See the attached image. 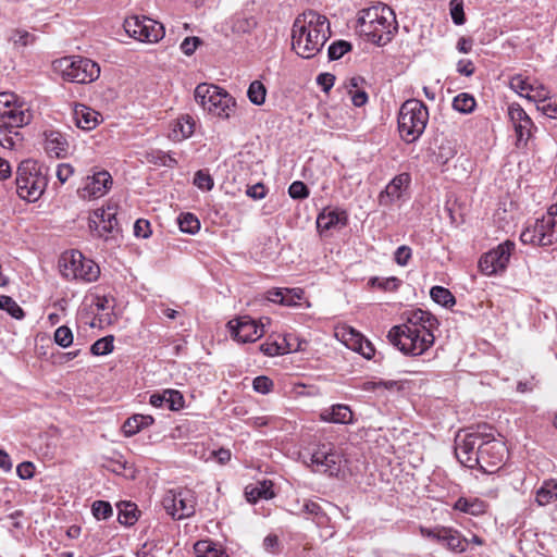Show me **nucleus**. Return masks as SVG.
Listing matches in <instances>:
<instances>
[{"mask_svg":"<svg viewBox=\"0 0 557 557\" xmlns=\"http://www.w3.org/2000/svg\"><path fill=\"white\" fill-rule=\"evenodd\" d=\"M437 326L438 321L432 313L416 309L405 314L403 324L388 331L387 338L403 354L421 356L434 345L433 332Z\"/></svg>","mask_w":557,"mask_h":557,"instance_id":"1","label":"nucleus"},{"mask_svg":"<svg viewBox=\"0 0 557 557\" xmlns=\"http://www.w3.org/2000/svg\"><path fill=\"white\" fill-rule=\"evenodd\" d=\"M330 36V23L324 15L309 10L298 15L292 28V48L304 59L319 53Z\"/></svg>","mask_w":557,"mask_h":557,"instance_id":"2","label":"nucleus"},{"mask_svg":"<svg viewBox=\"0 0 557 557\" xmlns=\"http://www.w3.org/2000/svg\"><path fill=\"white\" fill-rule=\"evenodd\" d=\"M358 24L361 35L369 41L383 46L392 39L396 29V16L388 5L377 3L360 11Z\"/></svg>","mask_w":557,"mask_h":557,"instance_id":"3","label":"nucleus"},{"mask_svg":"<svg viewBox=\"0 0 557 557\" xmlns=\"http://www.w3.org/2000/svg\"><path fill=\"white\" fill-rule=\"evenodd\" d=\"M16 193L28 202L37 201L48 185V170L35 160H24L16 170Z\"/></svg>","mask_w":557,"mask_h":557,"instance_id":"4","label":"nucleus"},{"mask_svg":"<svg viewBox=\"0 0 557 557\" xmlns=\"http://www.w3.org/2000/svg\"><path fill=\"white\" fill-rule=\"evenodd\" d=\"M194 96L203 111L214 117L228 120L235 113V98L216 85L201 83L195 88Z\"/></svg>","mask_w":557,"mask_h":557,"instance_id":"5","label":"nucleus"},{"mask_svg":"<svg viewBox=\"0 0 557 557\" xmlns=\"http://www.w3.org/2000/svg\"><path fill=\"white\" fill-rule=\"evenodd\" d=\"M429 121L426 106L418 99L406 100L398 112V132L403 140L413 143L423 134Z\"/></svg>","mask_w":557,"mask_h":557,"instance_id":"6","label":"nucleus"},{"mask_svg":"<svg viewBox=\"0 0 557 557\" xmlns=\"http://www.w3.org/2000/svg\"><path fill=\"white\" fill-rule=\"evenodd\" d=\"M61 275L69 281L94 283L100 276L99 265L78 250L65 251L59 260Z\"/></svg>","mask_w":557,"mask_h":557,"instance_id":"7","label":"nucleus"},{"mask_svg":"<svg viewBox=\"0 0 557 557\" xmlns=\"http://www.w3.org/2000/svg\"><path fill=\"white\" fill-rule=\"evenodd\" d=\"M523 244L533 246H550L557 242V202L546 213L529 222L520 235Z\"/></svg>","mask_w":557,"mask_h":557,"instance_id":"8","label":"nucleus"},{"mask_svg":"<svg viewBox=\"0 0 557 557\" xmlns=\"http://www.w3.org/2000/svg\"><path fill=\"white\" fill-rule=\"evenodd\" d=\"M52 69L63 79L77 84H89L100 75V66L97 62L78 55L54 60Z\"/></svg>","mask_w":557,"mask_h":557,"instance_id":"9","label":"nucleus"},{"mask_svg":"<svg viewBox=\"0 0 557 557\" xmlns=\"http://www.w3.org/2000/svg\"><path fill=\"white\" fill-rule=\"evenodd\" d=\"M490 426L479 425L476 430L466 433L463 437L457 436L455 454L463 466L473 469L481 466V448L484 435Z\"/></svg>","mask_w":557,"mask_h":557,"instance_id":"10","label":"nucleus"},{"mask_svg":"<svg viewBox=\"0 0 557 557\" xmlns=\"http://www.w3.org/2000/svg\"><path fill=\"white\" fill-rule=\"evenodd\" d=\"M33 112L25 102H20L12 92L0 94V124L4 128H17L30 123Z\"/></svg>","mask_w":557,"mask_h":557,"instance_id":"11","label":"nucleus"},{"mask_svg":"<svg viewBox=\"0 0 557 557\" xmlns=\"http://www.w3.org/2000/svg\"><path fill=\"white\" fill-rule=\"evenodd\" d=\"M112 185L111 174L107 170L95 166L83 178L77 194L83 200L98 199L107 195Z\"/></svg>","mask_w":557,"mask_h":557,"instance_id":"12","label":"nucleus"},{"mask_svg":"<svg viewBox=\"0 0 557 557\" xmlns=\"http://www.w3.org/2000/svg\"><path fill=\"white\" fill-rule=\"evenodd\" d=\"M162 505L170 516L180 520L195 513L196 498L191 490H170L163 496Z\"/></svg>","mask_w":557,"mask_h":557,"instance_id":"13","label":"nucleus"},{"mask_svg":"<svg viewBox=\"0 0 557 557\" xmlns=\"http://www.w3.org/2000/svg\"><path fill=\"white\" fill-rule=\"evenodd\" d=\"M123 26L131 37L143 42H158L164 36L163 25L145 16H129Z\"/></svg>","mask_w":557,"mask_h":557,"instance_id":"14","label":"nucleus"},{"mask_svg":"<svg viewBox=\"0 0 557 557\" xmlns=\"http://www.w3.org/2000/svg\"><path fill=\"white\" fill-rule=\"evenodd\" d=\"M310 460L315 472L333 476L341 471L342 456L332 443L319 444L312 450Z\"/></svg>","mask_w":557,"mask_h":557,"instance_id":"15","label":"nucleus"},{"mask_svg":"<svg viewBox=\"0 0 557 557\" xmlns=\"http://www.w3.org/2000/svg\"><path fill=\"white\" fill-rule=\"evenodd\" d=\"M513 248L515 244L506 240L484 253L479 261L481 272L485 275H494L504 271L509 263Z\"/></svg>","mask_w":557,"mask_h":557,"instance_id":"16","label":"nucleus"},{"mask_svg":"<svg viewBox=\"0 0 557 557\" xmlns=\"http://www.w3.org/2000/svg\"><path fill=\"white\" fill-rule=\"evenodd\" d=\"M232 337L238 343H252L259 339L263 333V325H259L256 320L248 315H243L228 321Z\"/></svg>","mask_w":557,"mask_h":557,"instance_id":"17","label":"nucleus"},{"mask_svg":"<svg viewBox=\"0 0 557 557\" xmlns=\"http://www.w3.org/2000/svg\"><path fill=\"white\" fill-rule=\"evenodd\" d=\"M508 116L517 136V146H525L532 137L533 131L536 129L532 119L519 103H510L508 106Z\"/></svg>","mask_w":557,"mask_h":557,"instance_id":"18","label":"nucleus"},{"mask_svg":"<svg viewBox=\"0 0 557 557\" xmlns=\"http://www.w3.org/2000/svg\"><path fill=\"white\" fill-rule=\"evenodd\" d=\"M481 466L484 469L485 466H496L503 460L505 453V445L500 441H496L493 434V430H487V435H484L481 448Z\"/></svg>","mask_w":557,"mask_h":557,"instance_id":"19","label":"nucleus"},{"mask_svg":"<svg viewBox=\"0 0 557 557\" xmlns=\"http://www.w3.org/2000/svg\"><path fill=\"white\" fill-rule=\"evenodd\" d=\"M45 150L50 157L65 158L69 154L70 143L59 131L45 132Z\"/></svg>","mask_w":557,"mask_h":557,"instance_id":"20","label":"nucleus"},{"mask_svg":"<svg viewBox=\"0 0 557 557\" xmlns=\"http://www.w3.org/2000/svg\"><path fill=\"white\" fill-rule=\"evenodd\" d=\"M409 183V175L406 173L395 176L379 195V203L384 207L391 206L401 197L403 188Z\"/></svg>","mask_w":557,"mask_h":557,"instance_id":"21","label":"nucleus"},{"mask_svg":"<svg viewBox=\"0 0 557 557\" xmlns=\"http://www.w3.org/2000/svg\"><path fill=\"white\" fill-rule=\"evenodd\" d=\"M100 117L99 112L82 103L75 104L73 109V120L76 126L84 131L94 129L99 124Z\"/></svg>","mask_w":557,"mask_h":557,"instance_id":"22","label":"nucleus"},{"mask_svg":"<svg viewBox=\"0 0 557 557\" xmlns=\"http://www.w3.org/2000/svg\"><path fill=\"white\" fill-rule=\"evenodd\" d=\"M91 222L97 228L104 233H112L117 230L116 208L115 206H108L107 208L97 209L94 212Z\"/></svg>","mask_w":557,"mask_h":557,"instance_id":"23","label":"nucleus"},{"mask_svg":"<svg viewBox=\"0 0 557 557\" xmlns=\"http://www.w3.org/2000/svg\"><path fill=\"white\" fill-rule=\"evenodd\" d=\"M346 223L347 215L345 211L323 210L317 218V227L321 232L345 226Z\"/></svg>","mask_w":557,"mask_h":557,"instance_id":"24","label":"nucleus"},{"mask_svg":"<svg viewBox=\"0 0 557 557\" xmlns=\"http://www.w3.org/2000/svg\"><path fill=\"white\" fill-rule=\"evenodd\" d=\"M320 419L329 423L348 424L352 422V412L347 405H333L320 413Z\"/></svg>","mask_w":557,"mask_h":557,"instance_id":"25","label":"nucleus"},{"mask_svg":"<svg viewBox=\"0 0 557 557\" xmlns=\"http://www.w3.org/2000/svg\"><path fill=\"white\" fill-rule=\"evenodd\" d=\"M195 125L196 122L193 116L188 114L181 115L174 121L170 136L176 141L186 139L194 134Z\"/></svg>","mask_w":557,"mask_h":557,"instance_id":"26","label":"nucleus"},{"mask_svg":"<svg viewBox=\"0 0 557 557\" xmlns=\"http://www.w3.org/2000/svg\"><path fill=\"white\" fill-rule=\"evenodd\" d=\"M154 422L152 416L149 414H134L129 417L122 425V432L125 436L131 437L140 432L143 429L151 425Z\"/></svg>","mask_w":557,"mask_h":557,"instance_id":"27","label":"nucleus"},{"mask_svg":"<svg viewBox=\"0 0 557 557\" xmlns=\"http://www.w3.org/2000/svg\"><path fill=\"white\" fill-rule=\"evenodd\" d=\"M441 542L446 545L447 549L455 553L466 552L469 544V541L459 531L448 527H445V534Z\"/></svg>","mask_w":557,"mask_h":557,"instance_id":"28","label":"nucleus"},{"mask_svg":"<svg viewBox=\"0 0 557 557\" xmlns=\"http://www.w3.org/2000/svg\"><path fill=\"white\" fill-rule=\"evenodd\" d=\"M557 499V481L545 480L536 490L535 502L539 506H546Z\"/></svg>","mask_w":557,"mask_h":557,"instance_id":"29","label":"nucleus"},{"mask_svg":"<svg viewBox=\"0 0 557 557\" xmlns=\"http://www.w3.org/2000/svg\"><path fill=\"white\" fill-rule=\"evenodd\" d=\"M454 509L472 516H479L485 512L486 505L479 498L459 497L454 504Z\"/></svg>","mask_w":557,"mask_h":557,"instance_id":"30","label":"nucleus"},{"mask_svg":"<svg viewBox=\"0 0 557 557\" xmlns=\"http://www.w3.org/2000/svg\"><path fill=\"white\" fill-rule=\"evenodd\" d=\"M248 502L256 503L259 499H270L274 497L271 482H260L258 485L252 487H246L245 491Z\"/></svg>","mask_w":557,"mask_h":557,"instance_id":"31","label":"nucleus"},{"mask_svg":"<svg viewBox=\"0 0 557 557\" xmlns=\"http://www.w3.org/2000/svg\"><path fill=\"white\" fill-rule=\"evenodd\" d=\"M536 81L535 78H530L522 74L513 75L509 81V87L515 92H517L520 97L528 98V96L533 90V83Z\"/></svg>","mask_w":557,"mask_h":557,"instance_id":"32","label":"nucleus"},{"mask_svg":"<svg viewBox=\"0 0 557 557\" xmlns=\"http://www.w3.org/2000/svg\"><path fill=\"white\" fill-rule=\"evenodd\" d=\"M113 302H114V299L112 297L100 296V295L94 296L92 304L95 305L96 310L98 312H103L99 318L100 322H106V323L112 322V312L111 311L113 309Z\"/></svg>","mask_w":557,"mask_h":557,"instance_id":"33","label":"nucleus"},{"mask_svg":"<svg viewBox=\"0 0 557 557\" xmlns=\"http://www.w3.org/2000/svg\"><path fill=\"white\" fill-rule=\"evenodd\" d=\"M119 508V522L124 525H133L138 520V509L133 503H121L117 505Z\"/></svg>","mask_w":557,"mask_h":557,"instance_id":"34","label":"nucleus"},{"mask_svg":"<svg viewBox=\"0 0 557 557\" xmlns=\"http://www.w3.org/2000/svg\"><path fill=\"white\" fill-rule=\"evenodd\" d=\"M335 335L351 350L361 342V334L350 326H343L336 330Z\"/></svg>","mask_w":557,"mask_h":557,"instance_id":"35","label":"nucleus"},{"mask_svg":"<svg viewBox=\"0 0 557 557\" xmlns=\"http://www.w3.org/2000/svg\"><path fill=\"white\" fill-rule=\"evenodd\" d=\"M195 550L197 557H228L222 548L208 541L196 543Z\"/></svg>","mask_w":557,"mask_h":557,"instance_id":"36","label":"nucleus"},{"mask_svg":"<svg viewBox=\"0 0 557 557\" xmlns=\"http://www.w3.org/2000/svg\"><path fill=\"white\" fill-rule=\"evenodd\" d=\"M476 106L473 96L467 92L457 95L453 100V108L463 114L471 113Z\"/></svg>","mask_w":557,"mask_h":557,"instance_id":"37","label":"nucleus"},{"mask_svg":"<svg viewBox=\"0 0 557 557\" xmlns=\"http://www.w3.org/2000/svg\"><path fill=\"white\" fill-rule=\"evenodd\" d=\"M267 88L260 81H253L250 83L247 97L255 106H261L265 101Z\"/></svg>","mask_w":557,"mask_h":557,"instance_id":"38","label":"nucleus"},{"mask_svg":"<svg viewBox=\"0 0 557 557\" xmlns=\"http://www.w3.org/2000/svg\"><path fill=\"white\" fill-rule=\"evenodd\" d=\"M260 350L267 356H276L297 351L299 350V345L287 344V346H283V344L276 342L264 343L260 346Z\"/></svg>","mask_w":557,"mask_h":557,"instance_id":"39","label":"nucleus"},{"mask_svg":"<svg viewBox=\"0 0 557 557\" xmlns=\"http://www.w3.org/2000/svg\"><path fill=\"white\" fill-rule=\"evenodd\" d=\"M177 221L180 230L184 233L195 234L200 228V222L193 213H182Z\"/></svg>","mask_w":557,"mask_h":557,"instance_id":"40","label":"nucleus"},{"mask_svg":"<svg viewBox=\"0 0 557 557\" xmlns=\"http://www.w3.org/2000/svg\"><path fill=\"white\" fill-rule=\"evenodd\" d=\"M431 298L438 305L449 307L455 304L453 294L445 287L434 286L430 292Z\"/></svg>","mask_w":557,"mask_h":557,"instance_id":"41","label":"nucleus"},{"mask_svg":"<svg viewBox=\"0 0 557 557\" xmlns=\"http://www.w3.org/2000/svg\"><path fill=\"white\" fill-rule=\"evenodd\" d=\"M0 309L7 311L14 319L21 320L24 318V311L20 305L10 296H0Z\"/></svg>","mask_w":557,"mask_h":557,"instance_id":"42","label":"nucleus"},{"mask_svg":"<svg viewBox=\"0 0 557 557\" xmlns=\"http://www.w3.org/2000/svg\"><path fill=\"white\" fill-rule=\"evenodd\" d=\"M548 96H549V91L545 87V85L539 81H534L533 90L531 91V94L528 96L527 99L529 101L535 102L536 107H537V106L545 103L548 99Z\"/></svg>","mask_w":557,"mask_h":557,"instance_id":"43","label":"nucleus"},{"mask_svg":"<svg viewBox=\"0 0 557 557\" xmlns=\"http://www.w3.org/2000/svg\"><path fill=\"white\" fill-rule=\"evenodd\" d=\"M113 336H106L96 341L91 347L90 352L94 356H104L113 350Z\"/></svg>","mask_w":557,"mask_h":557,"instance_id":"44","label":"nucleus"},{"mask_svg":"<svg viewBox=\"0 0 557 557\" xmlns=\"http://www.w3.org/2000/svg\"><path fill=\"white\" fill-rule=\"evenodd\" d=\"M91 511L97 520H106L113 513L112 506L106 500H96L91 505Z\"/></svg>","mask_w":557,"mask_h":557,"instance_id":"45","label":"nucleus"},{"mask_svg":"<svg viewBox=\"0 0 557 557\" xmlns=\"http://www.w3.org/2000/svg\"><path fill=\"white\" fill-rule=\"evenodd\" d=\"M166 408L172 411H177L184 407L185 400L181 392L176 389H165Z\"/></svg>","mask_w":557,"mask_h":557,"instance_id":"46","label":"nucleus"},{"mask_svg":"<svg viewBox=\"0 0 557 557\" xmlns=\"http://www.w3.org/2000/svg\"><path fill=\"white\" fill-rule=\"evenodd\" d=\"M283 306L296 307L299 306V301L304 298V290L301 288H284Z\"/></svg>","mask_w":557,"mask_h":557,"instance_id":"47","label":"nucleus"},{"mask_svg":"<svg viewBox=\"0 0 557 557\" xmlns=\"http://www.w3.org/2000/svg\"><path fill=\"white\" fill-rule=\"evenodd\" d=\"M54 342L63 347V348H67L72 345L73 343V333L72 331L65 326V325H62V326H59L55 332H54Z\"/></svg>","mask_w":557,"mask_h":557,"instance_id":"48","label":"nucleus"},{"mask_svg":"<svg viewBox=\"0 0 557 557\" xmlns=\"http://www.w3.org/2000/svg\"><path fill=\"white\" fill-rule=\"evenodd\" d=\"M35 37L25 29H14L10 36V40L16 47H25L34 41Z\"/></svg>","mask_w":557,"mask_h":557,"instance_id":"49","label":"nucleus"},{"mask_svg":"<svg viewBox=\"0 0 557 557\" xmlns=\"http://www.w3.org/2000/svg\"><path fill=\"white\" fill-rule=\"evenodd\" d=\"M350 49H351V45L347 41L339 40V41L333 42L329 47V51H327L329 58L331 60H338L344 54H346Z\"/></svg>","mask_w":557,"mask_h":557,"instance_id":"50","label":"nucleus"},{"mask_svg":"<svg viewBox=\"0 0 557 557\" xmlns=\"http://www.w3.org/2000/svg\"><path fill=\"white\" fill-rule=\"evenodd\" d=\"M450 16L456 25H462L466 22L463 3L462 0H451L450 3Z\"/></svg>","mask_w":557,"mask_h":557,"instance_id":"51","label":"nucleus"},{"mask_svg":"<svg viewBox=\"0 0 557 557\" xmlns=\"http://www.w3.org/2000/svg\"><path fill=\"white\" fill-rule=\"evenodd\" d=\"M371 286L377 287L383 290H395L399 285V280L396 277H372L369 282Z\"/></svg>","mask_w":557,"mask_h":557,"instance_id":"52","label":"nucleus"},{"mask_svg":"<svg viewBox=\"0 0 557 557\" xmlns=\"http://www.w3.org/2000/svg\"><path fill=\"white\" fill-rule=\"evenodd\" d=\"M288 195L293 199H305L309 196V189L301 181H295L288 187Z\"/></svg>","mask_w":557,"mask_h":557,"instance_id":"53","label":"nucleus"},{"mask_svg":"<svg viewBox=\"0 0 557 557\" xmlns=\"http://www.w3.org/2000/svg\"><path fill=\"white\" fill-rule=\"evenodd\" d=\"M194 184L199 189L210 190L213 187V180L208 173L203 171H198L194 176Z\"/></svg>","mask_w":557,"mask_h":557,"instance_id":"54","label":"nucleus"},{"mask_svg":"<svg viewBox=\"0 0 557 557\" xmlns=\"http://www.w3.org/2000/svg\"><path fill=\"white\" fill-rule=\"evenodd\" d=\"M537 110L550 119H557V96H548L545 103L537 106Z\"/></svg>","mask_w":557,"mask_h":557,"instance_id":"55","label":"nucleus"},{"mask_svg":"<svg viewBox=\"0 0 557 557\" xmlns=\"http://www.w3.org/2000/svg\"><path fill=\"white\" fill-rule=\"evenodd\" d=\"M134 235L138 238H148L151 235L150 222L145 219H138L134 224Z\"/></svg>","mask_w":557,"mask_h":557,"instance_id":"56","label":"nucleus"},{"mask_svg":"<svg viewBox=\"0 0 557 557\" xmlns=\"http://www.w3.org/2000/svg\"><path fill=\"white\" fill-rule=\"evenodd\" d=\"M253 389L261 394H268L272 387L273 382L268 376H257L252 382Z\"/></svg>","mask_w":557,"mask_h":557,"instance_id":"57","label":"nucleus"},{"mask_svg":"<svg viewBox=\"0 0 557 557\" xmlns=\"http://www.w3.org/2000/svg\"><path fill=\"white\" fill-rule=\"evenodd\" d=\"M201 44L198 37H186L181 44V50L186 55H191L197 47Z\"/></svg>","mask_w":557,"mask_h":557,"instance_id":"58","label":"nucleus"},{"mask_svg":"<svg viewBox=\"0 0 557 557\" xmlns=\"http://www.w3.org/2000/svg\"><path fill=\"white\" fill-rule=\"evenodd\" d=\"M35 467L30 461H23L16 467V474L22 480L32 479L34 476Z\"/></svg>","mask_w":557,"mask_h":557,"instance_id":"59","label":"nucleus"},{"mask_svg":"<svg viewBox=\"0 0 557 557\" xmlns=\"http://www.w3.org/2000/svg\"><path fill=\"white\" fill-rule=\"evenodd\" d=\"M411 258V248L408 246H400L395 252V261L397 264L405 267Z\"/></svg>","mask_w":557,"mask_h":557,"instance_id":"60","label":"nucleus"},{"mask_svg":"<svg viewBox=\"0 0 557 557\" xmlns=\"http://www.w3.org/2000/svg\"><path fill=\"white\" fill-rule=\"evenodd\" d=\"M352 350L358 351L367 359H371L374 355L373 345L369 341L364 339L363 336H361V342L358 343Z\"/></svg>","mask_w":557,"mask_h":557,"instance_id":"61","label":"nucleus"},{"mask_svg":"<svg viewBox=\"0 0 557 557\" xmlns=\"http://www.w3.org/2000/svg\"><path fill=\"white\" fill-rule=\"evenodd\" d=\"M73 173H74V169L71 164L61 163L57 168L55 175H57V178L59 180V182L61 184H64L73 175Z\"/></svg>","mask_w":557,"mask_h":557,"instance_id":"62","label":"nucleus"},{"mask_svg":"<svg viewBox=\"0 0 557 557\" xmlns=\"http://www.w3.org/2000/svg\"><path fill=\"white\" fill-rule=\"evenodd\" d=\"M255 25L256 23L251 18H238L233 24V30L237 33H248Z\"/></svg>","mask_w":557,"mask_h":557,"instance_id":"63","label":"nucleus"},{"mask_svg":"<svg viewBox=\"0 0 557 557\" xmlns=\"http://www.w3.org/2000/svg\"><path fill=\"white\" fill-rule=\"evenodd\" d=\"M302 512L312 517H319L323 515L321 506L312 500H306L304 503Z\"/></svg>","mask_w":557,"mask_h":557,"instance_id":"64","label":"nucleus"}]
</instances>
